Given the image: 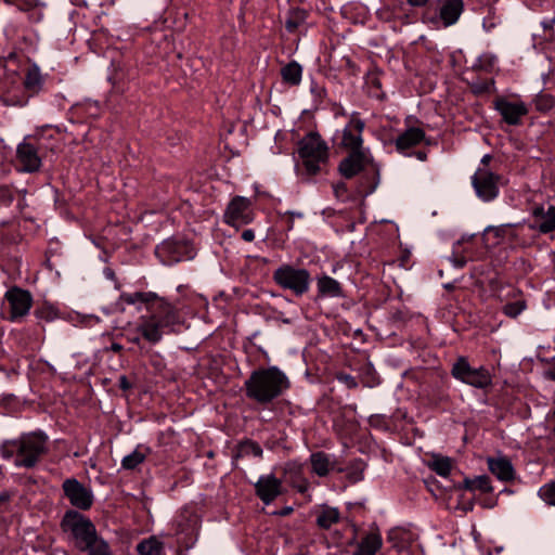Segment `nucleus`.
<instances>
[{"label":"nucleus","mask_w":555,"mask_h":555,"mask_svg":"<svg viewBox=\"0 0 555 555\" xmlns=\"http://www.w3.org/2000/svg\"><path fill=\"white\" fill-rule=\"evenodd\" d=\"M292 511H293V508H292V507H286V508L281 513V515H288Z\"/></svg>","instance_id":"54"},{"label":"nucleus","mask_w":555,"mask_h":555,"mask_svg":"<svg viewBox=\"0 0 555 555\" xmlns=\"http://www.w3.org/2000/svg\"><path fill=\"white\" fill-rule=\"evenodd\" d=\"M281 76L286 85L298 86L302 77V67L296 61H292L281 68Z\"/></svg>","instance_id":"27"},{"label":"nucleus","mask_w":555,"mask_h":555,"mask_svg":"<svg viewBox=\"0 0 555 555\" xmlns=\"http://www.w3.org/2000/svg\"><path fill=\"white\" fill-rule=\"evenodd\" d=\"M127 339H128V341H130L134 345H138V346H140L141 341L144 340L142 338V335L137 331V328L134 330V332H129L127 334Z\"/></svg>","instance_id":"42"},{"label":"nucleus","mask_w":555,"mask_h":555,"mask_svg":"<svg viewBox=\"0 0 555 555\" xmlns=\"http://www.w3.org/2000/svg\"><path fill=\"white\" fill-rule=\"evenodd\" d=\"M383 540L379 533L370 532L358 543L354 555H375L382 547Z\"/></svg>","instance_id":"23"},{"label":"nucleus","mask_w":555,"mask_h":555,"mask_svg":"<svg viewBox=\"0 0 555 555\" xmlns=\"http://www.w3.org/2000/svg\"><path fill=\"white\" fill-rule=\"evenodd\" d=\"M338 380L344 383L349 389L357 388L358 382L356 377L349 374H339L337 376Z\"/></svg>","instance_id":"40"},{"label":"nucleus","mask_w":555,"mask_h":555,"mask_svg":"<svg viewBox=\"0 0 555 555\" xmlns=\"http://www.w3.org/2000/svg\"><path fill=\"white\" fill-rule=\"evenodd\" d=\"M294 228V220L293 218H289L288 222H287V230H292Z\"/></svg>","instance_id":"53"},{"label":"nucleus","mask_w":555,"mask_h":555,"mask_svg":"<svg viewBox=\"0 0 555 555\" xmlns=\"http://www.w3.org/2000/svg\"><path fill=\"white\" fill-rule=\"evenodd\" d=\"M490 158H491V157H490V155H485V156L481 158V163H482V164H485V165H487V164L489 163Z\"/></svg>","instance_id":"52"},{"label":"nucleus","mask_w":555,"mask_h":555,"mask_svg":"<svg viewBox=\"0 0 555 555\" xmlns=\"http://www.w3.org/2000/svg\"><path fill=\"white\" fill-rule=\"evenodd\" d=\"M49 437L40 430L22 434L15 439L4 440L0 444V454L4 460H13L17 468H35L49 451Z\"/></svg>","instance_id":"2"},{"label":"nucleus","mask_w":555,"mask_h":555,"mask_svg":"<svg viewBox=\"0 0 555 555\" xmlns=\"http://www.w3.org/2000/svg\"><path fill=\"white\" fill-rule=\"evenodd\" d=\"M306 20L304 10H293L285 22V27L289 33L295 31Z\"/></svg>","instance_id":"34"},{"label":"nucleus","mask_w":555,"mask_h":555,"mask_svg":"<svg viewBox=\"0 0 555 555\" xmlns=\"http://www.w3.org/2000/svg\"><path fill=\"white\" fill-rule=\"evenodd\" d=\"M62 528L70 533L75 547L86 555H113L106 540L98 534L94 524L77 511H67Z\"/></svg>","instance_id":"3"},{"label":"nucleus","mask_w":555,"mask_h":555,"mask_svg":"<svg viewBox=\"0 0 555 555\" xmlns=\"http://www.w3.org/2000/svg\"><path fill=\"white\" fill-rule=\"evenodd\" d=\"M139 555H165L164 544L156 537L144 539L137 545Z\"/></svg>","instance_id":"28"},{"label":"nucleus","mask_w":555,"mask_h":555,"mask_svg":"<svg viewBox=\"0 0 555 555\" xmlns=\"http://www.w3.org/2000/svg\"><path fill=\"white\" fill-rule=\"evenodd\" d=\"M62 489L69 503L81 511H88L93 504V492L89 487L76 478H67L63 481Z\"/></svg>","instance_id":"14"},{"label":"nucleus","mask_w":555,"mask_h":555,"mask_svg":"<svg viewBox=\"0 0 555 555\" xmlns=\"http://www.w3.org/2000/svg\"><path fill=\"white\" fill-rule=\"evenodd\" d=\"M533 221L530 228L541 233H550L555 230V206H537L532 210Z\"/></svg>","instance_id":"18"},{"label":"nucleus","mask_w":555,"mask_h":555,"mask_svg":"<svg viewBox=\"0 0 555 555\" xmlns=\"http://www.w3.org/2000/svg\"><path fill=\"white\" fill-rule=\"evenodd\" d=\"M500 176L486 168H478L472 178L477 196L483 202L493 201L499 195Z\"/></svg>","instance_id":"15"},{"label":"nucleus","mask_w":555,"mask_h":555,"mask_svg":"<svg viewBox=\"0 0 555 555\" xmlns=\"http://www.w3.org/2000/svg\"><path fill=\"white\" fill-rule=\"evenodd\" d=\"M495 235H500V230L499 229H495Z\"/></svg>","instance_id":"56"},{"label":"nucleus","mask_w":555,"mask_h":555,"mask_svg":"<svg viewBox=\"0 0 555 555\" xmlns=\"http://www.w3.org/2000/svg\"><path fill=\"white\" fill-rule=\"evenodd\" d=\"M547 375L552 378V379H555V372H548Z\"/></svg>","instance_id":"55"},{"label":"nucleus","mask_w":555,"mask_h":555,"mask_svg":"<svg viewBox=\"0 0 555 555\" xmlns=\"http://www.w3.org/2000/svg\"><path fill=\"white\" fill-rule=\"evenodd\" d=\"M428 0H406V2L412 7H423L427 3Z\"/></svg>","instance_id":"46"},{"label":"nucleus","mask_w":555,"mask_h":555,"mask_svg":"<svg viewBox=\"0 0 555 555\" xmlns=\"http://www.w3.org/2000/svg\"><path fill=\"white\" fill-rule=\"evenodd\" d=\"M489 470L496 476L499 480L511 481L515 477V470L509 460L506 457L489 459Z\"/></svg>","instance_id":"19"},{"label":"nucleus","mask_w":555,"mask_h":555,"mask_svg":"<svg viewBox=\"0 0 555 555\" xmlns=\"http://www.w3.org/2000/svg\"><path fill=\"white\" fill-rule=\"evenodd\" d=\"M122 299L129 305L141 302L146 306L147 313L139 318L137 331L150 345L158 344L164 335L176 332V327L183 322L179 309L156 293L124 294Z\"/></svg>","instance_id":"1"},{"label":"nucleus","mask_w":555,"mask_h":555,"mask_svg":"<svg viewBox=\"0 0 555 555\" xmlns=\"http://www.w3.org/2000/svg\"><path fill=\"white\" fill-rule=\"evenodd\" d=\"M310 464L312 472L319 477H325L334 469L332 456L323 451L312 453L310 455Z\"/></svg>","instance_id":"22"},{"label":"nucleus","mask_w":555,"mask_h":555,"mask_svg":"<svg viewBox=\"0 0 555 555\" xmlns=\"http://www.w3.org/2000/svg\"><path fill=\"white\" fill-rule=\"evenodd\" d=\"M494 26H495V23H494V22H490V23L488 24V21H487V20H485V21H483V27H485V29H486L487 31H490Z\"/></svg>","instance_id":"49"},{"label":"nucleus","mask_w":555,"mask_h":555,"mask_svg":"<svg viewBox=\"0 0 555 555\" xmlns=\"http://www.w3.org/2000/svg\"><path fill=\"white\" fill-rule=\"evenodd\" d=\"M146 459L145 453L141 452L139 448L133 450L130 454L124 456L121 460V466L125 469L131 470L137 468Z\"/></svg>","instance_id":"32"},{"label":"nucleus","mask_w":555,"mask_h":555,"mask_svg":"<svg viewBox=\"0 0 555 555\" xmlns=\"http://www.w3.org/2000/svg\"><path fill=\"white\" fill-rule=\"evenodd\" d=\"M255 493L264 505L283 494V482L274 474L261 475L254 485Z\"/></svg>","instance_id":"17"},{"label":"nucleus","mask_w":555,"mask_h":555,"mask_svg":"<svg viewBox=\"0 0 555 555\" xmlns=\"http://www.w3.org/2000/svg\"><path fill=\"white\" fill-rule=\"evenodd\" d=\"M463 11V0H440V17L444 25L454 24Z\"/></svg>","instance_id":"21"},{"label":"nucleus","mask_w":555,"mask_h":555,"mask_svg":"<svg viewBox=\"0 0 555 555\" xmlns=\"http://www.w3.org/2000/svg\"><path fill=\"white\" fill-rule=\"evenodd\" d=\"M242 238L245 242H253L255 240V233L251 229L244 230L242 233Z\"/></svg>","instance_id":"44"},{"label":"nucleus","mask_w":555,"mask_h":555,"mask_svg":"<svg viewBox=\"0 0 555 555\" xmlns=\"http://www.w3.org/2000/svg\"><path fill=\"white\" fill-rule=\"evenodd\" d=\"M283 470L285 476H289L292 480H296V478L301 476L302 466L299 463L289 462L285 465Z\"/></svg>","instance_id":"38"},{"label":"nucleus","mask_w":555,"mask_h":555,"mask_svg":"<svg viewBox=\"0 0 555 555\" xmlns=\"http://www.w3.org/2000/svg\"><path fill=\"white\" fill-rule=\"evenodd\" d=\"M526 309L525 300L508 302L503 307V312L509 318L518 317Z\"/></svg>","instance_id":"37"},{"label":"nucleus","mask_w":555,"mask_h":555,"mask_svg":"<svg viewBox=\"0 0 555 555\" xmlns=\"http://www.w3.org/2000/svg\"><path fill=\"white\" fill-rule=\"evenodd\" d=\"M224 222L236 229L250 223L254 220V211L250 199L235 196L229 203L224 216Z\"/></svg>","instance_id":"12"},{"label":"nucleus","mask_w":555,"mask_h":555,"mask_svg":"<svg viewBox=\"0 0 555 555\" xmlns=\"http://www.w3.org/2000/svg\"><path fill=\"white\" fill-rule=\"evenodd\" d=\"M555 25V17L544 18L541 26L545 33V38L548 39L553 36V28Z\"/></svg>","instance_id":"39"},{"label":"nucleus","mask_w":555,"mask_h":555,"mask_svg":"<svg viewBox=\"0 0 555 555\" xmlns=\"http://www.w3.org/2000/svg\"><path fill=\"white\" fill-rule=\"evenodd\" d=\"M427 466L441 477H447L452 469V461L448 456L434 454Z\"/></svg>","instance_id":"30"},{"label":"nucleus","mask_w":555,"mask_h":555,"mask_svg":"<svg viewBox=\"0 0 555 555\" xmlns=\"http://www.w3.org/2000/svg\"><path fill=\"white\" fill-rule=\"evenodd\" d=\"M460 488H464L469 491L479 490L482 493H489L493 490L491 480L487 475H480L475 478H465Z\"/></svg>","instance_id":"29"},{"label":"nucleus","mask_w":555,"mask_h":555,"mask_svg":"<svg viewBox=\"0 0 555 555\" xmlns=\"http://www.w3.org/2000/svg\"><path fill=\"white\" fill-rule=\"evenodd\" d=\"M334 191H335V194L337 196H339L340 193H345L346 192V184L345 183H338L337 185H335Z\"/></svg>","instance_id":"47"},{"label":"nucleus","mask_w":555,"mask_h":555,"mask_svg":"<svg viewBox=\"0 0 555 555\" xmlns=\"http://www.w3.org/2000/svg\"><path fill=\"white\" fill-rule=\"evenodd\" d=\"M451 375L456 380L477 389H487L492 386V375L482 365L472 366L464 356L459 357L451 367Z\"/></svg>","instance_id":"7"},{"label":"nucleus","mask_w":555,"mask_h":555,"mask_svg":"<svg viewBox=\"0 0 555 555\" xmlns=\"http://www.w3.org/2000/svg\"><path fill=\"white\" fill-rule=\"evenodd\" d=\"M470 89L472 91L477 94V95H480V94H483V93H489L493 90L494 88V80L493 79H482V78H477L475 80H473L470 83Z\"/></svg>","instance_id":"35"},{"label":"nucleus","mask_w":555,"mask_h":555,"mask_svg":"<svg viewBox=\"0 0 555 555\" xmlns=\"http://www.w3.org/2000/svg\"><path fill=\"white\" fill-rule=\"evenodd\" d=\"M2 475V466L0 465V476Z\"/></svg>","instance_id":"57"},{"label":"nucleus","mask_w":555,"mask_h":555,"mask_svg":"<svg viewBox=\"0 0 555 555\" xmlns=\"http://www.w3.org/2000/svg\"><path fill=\"white\" fill-rule=\"evenodd\" d=\"M118 386L122 390H128L131 387V384L129 383L126 375H121L118 378Z\"/></svg>","instance_id":"43"},{"label":"nucleus","mask_w":555,"mask_h":555,"mask_svg":"<svg viewBox=\"0 0 555 555\" xmlns=\"http://www.w3.org/2000/svg\"><path fill=\"white\" fill-rule=\"evenodd\" d=\"M338 171L346 179L360 176L358 194L361 196L372 194L379 183V166L369 149L348 152L340 160Z\"/></svg>","instance_id":"4"},{"label":"nucleus","mask_w":555,"mask_h":555,"mask_svg":"<svg viewBox=\"0 0 555 555\" xmlns=\"http://www.w3.org/2000/svg\"><path fill=\"white\" fill-rule=\"evenodd\" d=\"M262 454L261 446L254 440L247 439L238 444L235 457L255 456L261 459Z\"/></svg>","instance_id":"31"},{"label":"nucleus","mask_w":555,"mask_h":555,"mask_svg":"<svg viewBox=\"0 0 555 555\" xmlns=\"http://www.w3.org/2000/svg\"><path fill=\"white\" fill-rule=\"evenodd\" d=\"M452 262L455 267L463 268L466 264V259L464 257H454Z\"/></svg>","instance_id":"45"},{"label":"nucleus","mask_w":555,"mask_h":555,"mask_svg":"<svg viewBox=\"0 0 555 555\" xmlns=\"http://www.w3.org/2000/svg\"><path fill=\"white\" fill-rule=\"evenodd\" d=\"M425 139V132L423 129L417 127H411L406 129L396 139V147L399 152L403 153Z\"/></svg>","instance_id":"20"},{"label":"nucleus","mask_w":555,"mask_h":555,"mask_svg":"<svg viewBox=\"0 0 555 555\" xmlns=\"http://www.w3.org/2000/svg\"><path fill=\"white\" fill-rule=\"evenodd\" d=\"M340 519V513L338 508L331 507L327 505L321 506L317 512L315 522L321 529H330L333 525L337 524Z\"/></svg>","instance_id":"25"},{"label":"nucleus","mask_w":555,"mask_h":555,"mask_svg":"<svg viewBox=\"0 0 555 555\" xmlns=\"http://www.w3.org/2000/svg\"><path fill=\"white\" fill-rule=\"evenodd\" d=\"M286 214H287V215H289V217H291V218H293V217L301 218V217H302V214H301V212H292V211H287Z\"/></svg>","instance_id":"51"},{"label":"nucleus","mask_w":555,"mask_h":555,"mask_svg":"<svg viewBox=\"0 0 555 555\" xmlns=\"http://www.w3.org/2000/svg\"><path fill=\"white\" fill-rule=\"evenodd\" d=\"M365 128V122L360 118L358 112L350 115L348 124L341 131H337L336 140L337 146L346 150L347 152L365 150L363 146L362 133Z\"/></svg>","instance_id":"10"},{"label":"nucleus","mask_w":555,"mask_h":555,"mask_svg":"<svg viewBox=\"0 0 555 555\" xmlns=\"http://www.w3.org/2000/svg\"><path fill=\"white\" fill-rule=\"evenodd\" d=\"M298 155L308 175H317L328 160L327 143L318 132H309L298 142Z\"/></svg>","instance_id":"6"},{"label":"nucleus","mask_w":555,"mask_h":555,"mask_svg":"<svg viewBox=\"0 0 555 555\" xmlns=\"http://www.w3.org/2000/svg\"><path fill=\"white\" fill-rule=\"evenodd\" d=\"M4 298L10 307V321L16 322L29 313L33 306V296L30 292L14 286L5 292Z\"/></svg>","instance_id":"16"},{"label":"nucleus","mask_w":555,"mask_h":555,"mask_svg":"<svg viewBox=\"0 0 555 555\" xmlns=\"http://www.w3.org/2000/svg\"><path fill=\"white\" fill-rule=\"evenodd\" d=\"M416 156L420 160L423 162L427 159V154L425 152H417Z\"/></svg>","instance_id":"50"},{"label":"nucleus","mask_w":555,"mask_h":555,"mask_svg":"<svg viewBox=\"0 0 555 555\" xmlns=\"http://www.w3.org/2000/svg\"><path fill=\"white\" fill-rule=\"evenodd\" d=\"M42 159L39 149L28 138H25L16 147L15 168L21 172L33 173L39 171Z\"/></svg>","instance_id":"11"},{"label":"nucleus","mask_w":555,"mask_h":555,"mask_svg":"<svg viewBox=\"0 0 555 555\" xmlns=\"http://www.w3.org/2000/svg\"><path fill=\"white\" fill-rule=\"evenodd\" d=\"M317 285L322 297H343L340 283L328 275L319 278Z\"/></svg>","instance_id":"24"},{"label":"nucleus","mask_w":555,"mask_h":555,"mask_svg":"<svg viewBox=\"0 0 555 555\" xmlns=\"http://www.w3.org/2000/svg\"><path fill=\"white\" fill-rule=\"evenodd\" d=\"M246 396L267 404L283 395L291 386L289 379L278 366L258 369L244 383Z\"/></svg>","instance_id":"5"},{"label":"nucleus","mask_w":555,"mask_h":555,"mask_svg":"<svg viewBox=\"0 0 555 555\" xmlns=\"http://www.w3.org/2000/svg\"><path fill=\"white\" fill-rule=\"evenodd\" d=\"M494 108L500 113L502 120L509 126H519L528 115L529 107L522 100H509L499 96L493 102Z\"/></svg>","instance_id":"13"},{"label":"nucleus","mask_w":555,"mask_h":555,"mask_svg":"<svg viewBox=\"0 0 555 555\" xmlns=\"http://www.w3.org/2000/svg\"><path fill=\"white\" fill-rule=\"evenodd\" d=\"M292 486L297 489L298 492L305 493L309 489V482L305 478H300L297 482L296 480H291Z\"/></svg>","instance_id":"41"},{"label":"nucleus","mask_w":555,"mask_h":555,"mask_svg":"<svg viewBox=\"0 0 555 555\" xmlns=\"http://www.w3.org/2000/svg\"><path fill=\"white\" fill-rule=\"evenodd\" d=\"M155 255L164 264L172 266L180 261L193 259L195 250L193 245L185 240L168 238L156 246Z\"/></svg>","instance_id":"9"},{"label":"nucleus","mask_w":555,"mask_h":555,"mask_svg":"<svg viewBox=\"0 0 555 555\" xmlns=\"http://www.w3.org/2000/svg\"><path fill=\"white\" fill-rule=\"evenodd\" d=\"M539 496L548 505L555 506V481H550L539 489Z\"/></svg>","instance_id":"36"},{"label":"nucleus","mask_w":555,"mask_h":555,"mask_svg":"<svg viewBox=\"0 0 555 555\" xmlns=\"http://www.w3.org/2000/svg\"><path fill=\"white\" fill-rule=\"evenodd\" d=\"M109 350H112L113 352H120L122 350V346L118 343H113L109 347Z\"/></svg>","instance_id":"48"},{"label":"nucleus","mask_w":555,"mask_h":555,"mask_svg":"<svg viewBox=\"0 0 555 555\" xmlns=\"http://www.w3.org/2000/svg\"><path fill=\"white\" fill-rule=\"evenodd\" d=\"M498 62V57L492 53L481 54L473 65L474 70L491 72Z\"/></svg>","instance_id":"33"},{"label":"nucleus","mask_w":555,"mask_h":555,"mask_svg":"<svg viewBox=\"0 0 555 555\" xmlns=\"http://www.w3.org/2000/svg\"><path fill=\"white\" fill-rule=\"evenodd\" d=\"M273 281L283 289L293 292L296 296L306 294L311 284L307 269L283 264L273 272Z\"/></svg>","instance_id":"8"},{"label":"nucleus","mask_w":555,"mask_h":555,"mask_svg":"<svg viewBox=\"0 0 555 555\" xmlns=\"http://www.w3.org/2000/svg\"><path fill=\"white\" fill-rule=\"evenodd\" d=\"M43 86V78L41 76L39 67L34 64L31 65L25 75L24 87L30 95L38 94Z\"/></svg>","instance_id":"26"}]
</instances>
